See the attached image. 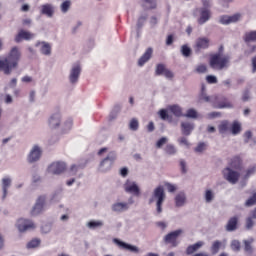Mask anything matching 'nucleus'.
<instances>
[{
  "label": "nucleus",
  "mask_w": 256,
  "mask_h": 256,
  "mask_svg": "<svg viewBox=\"0 0 256 256\" xmlns=\"http://www.w3.org/2000/svg\"><path fill=\"white\" fill-rule=\"evenodd\" d=\"M210 40L207 37H200L196 40L195 49L201 51V49H209Z\"/></svg>",
  "instance_id": "18"
},
{
  "label": "nucleus",
  "mask_w": 256,
  "mask_h": 256,
  "mask_svg": "<svg viewBox=\"0 0 256 256\" xmlns=\"http://www.w3.org/2000/svg\"><path fill=\"white\" fill-rule=\"evenodd\" d=\"M186 199H187V198L185 197V193L180 192V193L175 197L176 207H183V205H185Z\"/></svg>",
  "instance_id": "28"
},
{
  "label": "nucleus",
  "mask_w": 256,
  "mask_h": 256,
  "mask_svg": "<svg viewBox=\"0 0 256 256\" xmlns=\"http://www.w3.org/2000/svg\"><path fill=\"white\" fill-rule=\"evenodd\" d=\"M115 159H117V154L115 152H109L106 158H104L100 163V169L102 171H108V169H111L113 167V163H115Z\"/></svg>",
  "instance_id": "5"
},
{
  "label": "nucleus",
  "mask_w": 256,
  "mask_h": 256,
  "mask_svg": "<svg viewBox=\"0 0 256 256\" xmlns=\"http://www.w3.org/2000/svg\"><path fill=\"white\" fill-rule=\"evenodd\" d=\"M71 5H72L71 0H66V1L62 2V4L60 5L61 12L67 13V11H69V9H71Z\"/></svg>",
  "instance_id": "35"
},
{
  "label": "nucleus",
  "mask_w": 256,
  "mask_h": 256,
  "mask_svg": "<svg viewBox=\"0 0 256 256\" xmlns=\"http://www.w3.org/2000/svg\"><path fill=\"white\" fill-rule=\"evenodd\" d=\"M201 247H203V242H201V241L197 242L193 245H190L186 249V254L193 255V253H195V251H199V249H201Z\"/></svg>",
  "instance_id": "24"
},
{
  "label": "nucleus",
  "mask_w": 256,
  "mask_h": 256,
  "mask_svg": "<svg viewBox=\"0 0 256 256\" xmlns=\"http://www.w3.org/2000/svg\"><path fill=\"white\" fill-rule=\"evenodd\" d=\"M231 57L229 55H223L222 53H216L210 55L209 65L214 71H223L229 67Z\"/></svg>",
  "instance_id": "3"
},
{
  "label": "nucleus",
  "mask_w": 256,
  "mask_h": 256,
  "mask_svg": "<svg viewBox=\"0 0 256 256\" xmlns=\"http://www.w3.org/2000/svg\"><path fill=\"white\" fill-rule=\"evenodd\" d=\"M129 205L127 203H115L112 206V210L116 212L127 211Z\"/></svg>",
  "instance_id": "30"
},
{
  "label": "nucleus",
  "mask_w": 256,
  "mask_h": 256,
  "mask_svg": "<svg viewBox=\"0 0 256 256\" xmlns=\"http://www.w3.org/2000/svg\"><path fill=\"white\" fill-rule=\"evenodd\" d=\"M181 127H182L183 135H191V131H193V129H194L193 124H191L189 122H182Z\"/></svg>",
  "instance_id": "27"
},
{
  "label": "nucleus",
  "mask_w": 256,
  "mask_h": 256,
  "mask_svg": "<svg viewBox=\"0 0 256 256\" xmlns=\"http://www.w3.org/2000/svg\"><path fill=\"white\" fill-rule=\"evenodd\" d=\"M245 251H247L248 253H251V251H253V248H251V242L249 241H245V247H244Z\"/></svg>",
  "instance_id": "58"
},
{
  "label": "nucleus",
  "mask_w": 256,
  "mask_h": 256,
  "mask_svg": "<svg viewBox=\"0 0 256 256\" xmlns=\"http://www.w3.org/2000/svg\"><path fill=\"white\" fill-rule=\"evenodd\" d=\"M245 43H251V41H256V31L247 32L244 35Z\"/></svg>",
  "instance_id": "32"
},
{
  "label": "nucleus",
  "mask_w": 256,
  "mask_h": 256,
  "mask_svg": "<svg viewBox=\"0 0 256 256\" xmlns=\"http://www.w3.org/2000/svg\"><path fill=\"white\" fill-rule=\"evenodd\" d=\"M146 21H147V14L140 16L137 22L138 27H143V23H145Z\"/></svg>",
  "instance_id": "52"
},
{
  "label": "nucleus",
  "mask_w": 256,
  "mask_h": 256,
  "mask_svg": "<svg viewBox=\"0 0 256 256\" xmlns=\"http://www.w3.org/2000/svg\"><path fill=\"white\" fill-rule=\"evenodd\" d=\"M252 72L256 73V56L252 58Z\"/></svg>",
  "instance_id": "64"
},
{
  "label": "nucleus",
  "mask_w": 256,
  "mask_h": 256,
  "mask_svg": "<svg viewBox=\"0 0 256 256\" xmlns=\"http://www.w3.org/2000/svg\"><path fill=\"white\" fill-rule=\"evenodd\" d=\"M255 171H256V167L255 166L250 168V169H248L247 172H246V177H251V175H253L255 173Z\"/></svg>",
  "instance_id": "60"
},
{
  "label": "nucleus",
  "mask_w": 256,
  "mask_h": 256,
  "mask_svg": "<svg viewBox=\"0 0 256 256\" xmlns=\"http://www.w3.org/2000/svg\"><path fill=\"white\" fill-rule=\"evenodd\" d=\"M89 229H97L99 227H103V221H90L88 222Z\"/></svg>",
  "instance_id": "39"
},
{
  "label": "nucleus",
  "mask_w": 256,
  "mask_h": 256,
  "mask_svg": "<svg viewBox=\"0 0 256 256\" xmlns=\"http://www.w3.org/2000/svg\"><path fill=\"white\" fill-rule=\"evenodd\" d=\"M222 173L226 181H229V183H232V185H235V183L239 181V177H241L239 172L233 171L231 168H225Z\"/></svg>",
  "instance_id": "7"
},
{
  "label": "nucleus",
  "mask_w": 256,
  "mask_h": 256,
  "mask_svg": "<svg viewBox=\"0 0 256 256\" xmlns=\"http://www.w3.org/2000/svg\"><path fill=\"white\" fill-rule=\"evenodd\" d=\"M220 133H225L229 129V123L223 122L221 125L218 127Z\"/></svg>",
  "instance_id": "51"
},
{
  "label": "nucleus",
  "mask_w": 256,
  "mask_h": 256,
  "mask_svg": "<svg viewBox=\"0 0 256 256\" xmlns=\"http://www.w3.org/2000/svg\"><path fill=\"white\" fill-rule=\"evenodd\" d=\"M181 53L184 57H190L191 56V48L187 45H183L181 48Z\"/></svg>",
  "instance_id": "41"
},
{
  "label": "nucleus",
  "mask_w": 256,
  "mask_h": 256,
  "mask_svg": "<svg viewBox=\"0 0 256 256\" xmlns=\"http://www.w3.org/2000/svg\"><path fill=\"white\" fill-rule=\"evenodd\" d=\"M183 117H187L188 119H197V110L190 108L187 110L186 114H183Z\"/></svg>",
  "instance_id": "37"
},
{
  "label": "nucleus",
  "mask_w": 256,
  "mask_h": 256,
  "mask_svg": "<svg viewBox=\"0 0 256 256\" xmlns=\"http://www.w3.org/2000/svg\"><path fill=\"white\" fill-rule=\"evenodd\" d=\"M181 233H183V230L181 229L168 233L164 237V243L170 244L172 245V247H177V238L179 237V235H181Z\"/></svg>",
  "instance_id": "8"
},
{
  "label": "nucleus",
  "mask_w": 256,
  "mask_h": 256,
  "mask_svg": "<svg viewBox=\"0 0 256 256\" xmlns=\"http://www.w3.org/2000/svg\"><path fill=\"white\" fill-rule=\"evenodd\" d=\"M113 243H115V245H117L120 249H126L132 253H139V248H137V246L127 244L117 238L113 239Z\"/></svg>",
  "instance_id": "12"
},
{
  "label": "nucleus",
  "mask_w": 256,
  "mask_h": 256,
  "mask_svg": "<svg viewBox=\"0 0 256 256\" xmlns=\"http://www.w3.org/2000/svg\"><path fill=\"white\" fill-rule=\"evenodd\" d=\"M129 129L131 131H137V129H139V120H137V118H132L130 120Z\"/></svg>",
  "instance_id": "38"
},
{
  "label": "nucleus",
  "mask_w": 256,
  "mask_h": 256,
  "mask_svg": "<svg viewBox=\"0 0 256 256\" xmlns=\"http://www.w3.org/2000/svg\"><path fill=\"white\" fill-rule=\"evenodd\" d=\"M79 75H81V66L76 64L70 71V83H77V81H79Z\"/></svg>",
  "instance_id": "15"
},
{
  "label": "nucleus",
  "mask_w": 256,
  "mask_h": 256,
  "mask_svg": "<svg viewBox=\"0 0 256 256\" xmlns=\"http://www.w3.org/2000/svg\"><path fill=\"white\" fill-rule=\"evenodd\" d=\"M221 247H225V245L223 244V242L216 240L212 243V246L210 248V251L212 253V255H217V253H219V249H221Z\"/></svg>",
  "instance_id": "25"
},
{
  "label": "nucleus",
  "mask_w": 256,
  "mask_h": 256,
  "mask_svg": "<svg viewBox=\"0 0 256 256\" xmlns=\"http://www.w3.org/2000/svg\"><path fill=\"white\" fill-rule=\"evenodd\" d=\"M241 19V14L236 13L232 16L223 15L220 17V23L221 25H229L231 23H237Z\"/></svg>",
  "instance_id": "13"
},
{
  "label": "nucleus",
  "mask_w": 256,
  "mask_h": 256,
  "mask_svg": "<svg viewBox=\"0 0 256 256\" xmlns=\"http://www.w3.org/2000/svg\"><path fill=\"white\" fill-rule=\"evenodd\" d=\"M167 68H165V65L158 64L156 67V75H163L165 73Z\"/></svg>",
  "instance_id": "45"
},
{
  "label": "nucleus",
  "mask_w": 256,
  "mask_h": 256,
  "mask_svg": "<svg viewBox=\"0 0 256 256\" xmlns=\"http://www.w3.org/2000/svg\"><path fill=\"white\" fill-rule=\"evenodd\" d=\"M17 229L20 231V233H25V231L35 229V223L29 219L20 218L17 221Z\"/></svg>",
  "instance_id": "6"
},
{
  "label": "nucleus",
  "mask_w": 256,
  "mask_h": 256,
  "mask_svg": "<svg viewBox=\"0 0 256 256\" xmlns=\"http://www.w3.org/2000/svg\"><path fill=\"white\" fill-rule=\"evenodd\" d=\"M166 45H173V34L168 35Z\"/></svg>",
  "instance_id": "63"
},
{
  "label": "nucleus",
  "mask_w": 256,
  "mask_h": 256,
  "mask_svg": "<svg viewBox=\"0 0 256 256\" xmlns=\"http://www.w3.org/2000/svg\"><path fill=\"white\" fill-rule=\"evenodd\" d=\"M165 152L167 155H175L177 153V149H175V146L168 144L165 147Z\"/></svg>",
  "instance_id": "40"
},
{
  "label": "nucleus",
  "mask_w": 256,
  "mask_h": 256,
  "mask_svg": "<svg viewBox=\"0 0 256 256\" xmlns=\"http://www.w3.org/2000/svg\"><path fill=\"white\" fill-rule=\"evenodd\" d=\"M195 71L196 73H199V74L207 73V65L200 64L196 67Z\"/></svg>",
  "instance_id": "43"
},
{
  "label": "nucleus",
  "mask_w": 256,
  "mask_h": 256,
  "mask_svg": "<svg viewBox=\"0 0 256 256\" xmlns=\"http://www.w3.org/2000/svg\"><path fill=\"white\" fill-rule=\"evenodd\" d=\"M206 148H207V145H205L204 142H200L198 144V146L195 148V152L196 153H203V151H205Z\"/></svg>",
  "instance_id": "46"
},
{
  "label": "nucleus",
  "mask_w": 256,
  "mask_h": 256,
  "mask_svg": "<svg viewBox=\"0 0 256 256\" xmlns=\"http://www.w3.org/2000/svg\"><path fill=\"white\" fill-rule=\"evenodd\" d=\"M165 187L168 189L169 193H175V191H177V187L171 183H166Z\"/></svg>",
  "instance_id": "54"
},
{
  "label": "nucleus",
  "mask_w": 256,
  "mask_h": 256,
  "mask_svg": "<svg viewBox=\"0 0 256 256\" xmlns=\"http://www.w3.org/2000/svg\"><path fill=\"white\" fill-rule=\"evenodd\" d=\"M153 56V48H148L145 53L138 60L139 67H143L149 59Z\"/></svg>",
  "instance_id": "20"
},
{
  "label": "nucleus",
  "mask_w": 256,
  "mask_h": 256,
  "mask_svg": "<svg viewBox=\"0 0 256 256\" xmlns=\"http://www.w3.org/2000/svg\"><path fill=\"white\" fill-rule=\"evenodd\" d=\"M33 37H35V34L22 29L15 36L14 41L15 43H21V41H31Z\"/></svg>",
  "instance_id": "11"
},
{
  "label": "nucleus",
  "mask_w": 256,
  "mask_h": 256,
  "mask_svg": "<svg viewBox=\"0 0 256 256\" xmlns=\"http://www.w3.org/2000/svg\"><path fill=\"white\" fill-rule=\"evenodd\" d=\"M120 175L122 176V177H125L126 175H129V169H127V168H121V170H120Z\"/></svg>",
  "instance_id": "62"
},
{
  "label": "nucleus",
  "mask_w": 256,
  "mask_h": 256,
  "mask_svg": "<svg viewBox=\"0 0 256 256\" xmlns=\"http://www.w3.org/2000/svg\"><path fill=\"white\" fill-rule=\"evenodd\" d=\"M206 81L209 83V85H215L217 83V77L213 75L206 76Z\"/></svg>",
  "instance_id": "48"
},
{
  "label": "nucleus",
  "mask_w": 256,
  "mask_h": 256,
  "mask_svg": "<svg viewBox=\"0 0 256 256\" xmlns=\"http://www.w3.org/2000/svg\"><path fill=\"white\" fill-rule=\"evenodd\" d=\"M48 125L50 129H57V127L61 125V114L60 113L53 114L48 121Z\"/></svg>",
  "instance_id": "19"
},
{
  "label": "nucleus",
  "mask_w": 256,
  "mask_h": 256,
  "mask_svg": "<svg viewBox=\"0 0 256 256\" xmlns=\"http://www.w3.org/2000/svg\"><path fill=\"white\" fill-rule=\"evenodd\" d=\"M239 218L237 216L231 217L226 224V231H236Z\"/></svg>",
  "instance_id": "21"
},
{
  "label": "nucleus",
  "mask_w": 256,
  "mask_h": 256,
  "mask_svg": "<svg viewBox=\"0 0 256 256\" xmlns=\"http://www.w3.org/2000/svg\"><path fill=\"white\" fill-rule=\"evenodd\" d=\"M253 225H255V223L253 222V217L247 218V220H246V228L252 229Z\"/></svg>",
  "instance_id": "55"
},
{
  "label": "nucleus",
  "mask_w": 256,
  "mask_h": 256,
  "mask_svg": "<svg viewBox=\"0 0 256 256\" xmlns=\"http://www.w3.org/2000/svg\"><path fill=\"white\" fill-rule=\"evenodd\" d=\"M180 145H186V147H189V142L187 141V138L182 137L179 140Z\"/></svg>",
  "instance_id": "61"
},
{
  "label": "nucleus",
  "mask_w": 256,
  "mask_h": 256,
  "mask_svg": "<svg viewBox=\"0 0 256 256\" xmlns=\"http://www.w3.org/2000/svg\"><path fill=\"white\" fill-rule=\"evenodd\" d=\"M41 8L42 15H46L47 17H53V13H55V10L53 9V6L51 4H44L41 6Z\"/></svg>",
  "instance_id": "23"
},
{
  "label": "nucleus",
  "mask_w": 256,
  "mask_h": 256,
  "mask_svg": "<svg viewBox=\"0 0 256 256\" xmlns=\"http://www.w3.org/2000/svg\"><path fill=\"white\" fill-rule=\"evenodd\" d=\"M230 166L232 169H241V158L239 156L234 157Z\"/></svg>",
  "instance_id": "36"
},
{
  "label": "nucleus",
  "mask_w": 256,
  "mask_h": 256,
  "mask_svg": "<svg viewBox=\"0 0 256 256\" xmlns=\"http://www.w3.org/2000/svg\"><path fill=\"white\" fill-rule=\"evenodd\" d=\"M153 198L157 200L156 207H157V213H161L163 211L162 205L165 201V190H163L162 186H158L154 190Z\"/></svg>",
  "instance_id": "4"
},
{
  "label": "nucleus",
  "mask_w": 256,
  "mask_h": 256,
  "mask_svg": "<svg viewBox=\"0 0 256 256\" xmlns=\"http://www.w3.org/2000/svg\"><path fill=\"white\" fill-rule=\"evenodd\" d=\"M165 143H167V138L166 137H162L160 138L157 143H156V147L157 149H161V147H163L165 145Z\"/></svg>",
  "instance_id": "49"
},
{
  "label": "nucleus",
  "mask_w": 256,
  "mask_h": 256,
  "mask_svg": "<svg viewBox=\"0 0 256 256\" xmlns=\"http://www.w3.org/2000/svg\"><path fill=\"white\" fill-rule=\"evenodd\" d=\"M159 115H160V118L163 120V121H167V119H169V113H167V110L165 109H161L159 111Z\"/></svg>",
  "instance_id": "47"
},
{
  "label": "nucleus",
  "mask_w": 256,
  "mask_h": 256,
  "mask_svg": "<svg viewBox=\"0 0 256 256\" xmlns=\"http://www.w3.org/2000/svg\"><path fill=\"white\" fill-rule=\"evenodd\" d=\"M214 197L215 196L213 195V192L211 190H206V193H205L206 203H211V201H213Z\"/></svg>",
  "instance_id": "44"
},
{
  "label": "nucleus",
  "mask_w": 256,
  "mask_h": 256,
  "mask_svg": "<svg viewBox=\"0 0 256 256\" xmlns=\"http://www.w3.org/2000/svg\"><path fill=\"white\" fill-rule=\"evenodd\" d=\"M206 87L205 84L201 86V93L199 95V101L204 103H213V107L216 109H231L233 108V104L226 97H217V96H208L205 93Z\"/></svg>",
  "instance_id": "2"
},
{
  "label": "nucleus",
  "mask_w": 256,
  "mask_h": 256,
  "mask_svg": "<svg viewBox=\"0 0 256 256\" xmlns=\"http://www.w3.org/2000/svg\"><path fill=\"white\" fill-rule=\"evenodd\" d=\"M245 137V142L249 143V139H251V137H253V133H251V131H246L244 134Z\"/></svg>",
  "instance_id": "57"
},
{
  "label": "nucleus",
  "mask_w": 256,
  "mask_h": 256,
  "mask_svg": "<svg viewBox=\"0 0 256 256\" xmlns=\"http://www.w3.org/2000/svg\"><path fill=\"white\" fill-rule=\"evenodd\" d=\"M20 59L21 50L17 46L12 47L8 56L4 60H0V71H3L5 75H10L11 71L19 65Z\"/></svg>",
  "instance_id": "1"
},
{
  "label": "nucleus",
  "mask_w": 256,
  "mask_h": 256,
  "mask_svg": "<svg viewBox=\"0 0 256 256\" xmlns=\"http://www.w3.org/2000/svg\"><path fill=\"white\" fill-rule=\"evenodd\" d=\"M43 207H45V196H39L31 211V215L33 217L40 215V213H43Z\"/></svg>",
  "instance_id": "10"
},
{
  "label": "nucleus",
  "mask_w": 256,
  "mask_h": 256,
  "mask_svg": "<svg viewBox=\"0 0 256 256\" xmlns=\"http://www.w3.org/2000/svg\"><path fill=\"white\" fill-rule=\"evenodd\" d=\"M231 249H233V251H239V249H241V243L237 240L232 241Z\"/></svg>",
  "instance_id": "50"
},
{
  "label": "nucleus",
  "mask_w": 256,
  "mask_h": 256,
  "mask_svg": "<svg viewBox=\"0 0 256 256\" xmlns=\"http://www.w3.org/2000/svg\"><path fill=\"white\" fill-rule=\"evenodd\" d=\"M167 79H173V72H171L169 69H166L163 74Z\"/></svg>",
  "instance_id": "56"
},
{
  "label": "nucleus",
  "mask_w": 256,
  "mask_h": 256,
  "mask_svg": "<svg viewBox=\"0 0 256 256\" xmlns=\"http://www.w3.org/2000/svg\"><path fill=\"white\" fill-rule=\"evenodd\" d=\"M211 19V10L208 8H201L200 9V17L198 18L199 25H204Z\"/></svg>",
  "instance_id": "16"
},
{
  "label": "nucleus",
  "mask_w": 256,
  "mask_h": 256,
  "mask_svg": "<svg viewBox=\"0 0 256 256\" xmlns=\"http://www.w3.org/2000/svg\"><path fill=\"white\" fill-rule=\"evenodd\" d=\"M41 154V148H39V146H34L28 155V162L35 163V161H39V159H41Z\"/></svg>",
  "instance_id": "14"
},
{
  "label": "nucleus",
  "mask_w": 256,
  "mask_h": 256,
  "mask_svg": "<svg viewBox=\"0 0 256 256\" xmlns=\"http://www.w3.org/2000/svg\"><path fill=\"white\" fill-rule=\"evenodd\" d=\"M41 245L40 239H32L30 242L27 243V249H35Z\"/></svg>",
  "instance_id": "34"
},
{
  "label": "nucleus",
  "mask_w": 256,
  "mask_h": 256,
  "mask_svg": "<svg viewBox=\"0 0 256 256\" xmlns=\"http://www.w3.org/2000/svg\"><path fill=\"white\" fill-rule=\"evenodd\" d=\"M11 187V178L6 177L2 179L3 199L7 197V190Z\"/></svg>",
  "instance_id": "26"
},
{
  "label": "nucleus",
  "mask_w": 256,
  "mask_h": 256,
  "mask_svg": "<svg viewBox=\"0 0 256 256\" xmlns=\"http://www.w3.org/2000/svg\"><path fill=\"white\" fill-rule=\"evenodd\" d=\"M67 169V165L63 162H54L52 163L48 171L50 173H53V175H61V173H64V171Z\"/></svg>",
  "instance_id": "9"
},
{
  "label": "nucleus",
  "mask_w": 256,
  "mask_h": 256,
  "mask_svg": "<svg viewBox=\"0 0 256 256\" xmlns=\"http://www.w3.org/2000/svg\"><path fill=\"white\" fill-rule=\"evenodd\" d=\"M169 111H171V113L176 117H183V111L181 110V107L177 105L170 106Z\"/></svg>",
  "instance_id": "31"
},
{
  "label": "nucleus",
  "mask_w": 256,
  "mask_h": 256,
  "mask_svg": "<svg viewBox=\"0 0 256 256\" xmlns=\"http://www.w3.org/2000/svg\"><path fill=\"white\" fill-rule=\"evenodd\" d=\"M143 9H156L157 8V0H142Z\"/></svg>",
  "instance_id": "29"
},
{
  "label": "nucleus",
  "mask_w": 256,
  "mask_h": 256,
  "mask_svg": "<svg viewBox=\"0 0 256 256\" xmlns=\"http://www.w3.org/2000/svg\"><path fill=\"white\" fill-rule=\"evenodd\" d=\"M41 45L40 51L42 55H51V45L47 42H38L36 47Z\"/></svg>",
  "instance_id": "22"
},
{
  "label": "nucleus",
  "mask_w": 256,
  "mask_h": 256,
  "mask_svg": "<svg viewBox=\"0 0 256 256\" xmlns=\"http://www.w3.org/2000/svg\"><path fill=\"white\" fill-rule=\"evenodd\" d=\"M41 232L45 233V234L50 233L51 232V224L42 225Z\"/></svg>",
  "instance_id": "53"
},
{
  "label": "nucleus",
  "mask_w": 256,
  "mask_h": 256,
  "mask_svg": "<svg viewBox=\"0 0 256 256\" xmlns=\"http://www.w3.org/2000/svg\"><path fill=\"white\" fill-rule=\"evenodd\" d=\"M255 203H256V192L252 195V197H250L246 201L245 205H246V207H253V205H255Z\"/></svg>",
  "instance_id": "42"
},
{
  "label": "nucleus",
  "mask_w": 256,
  "mask_h": 256,
  "mask_svg": "<svg viewBox=\"0 0 256 256\" xmlns=\"http://www.w3.org/2000/svg\"><path fill=\"white\" fill-rule=\"evenodd\" d=\"M157 23H159V20H157V17L152 16V17L150 18V25H151L152 27H155V25H157Z\"/></svg>",
  "instance_id": "59"
},
{
  "label": "nucleus",
  "mask_w": 256,
  "mask_h": 256,
  "mask_svg": "<svg viewBox=\"0 0 256 256\" xmlns=\"http://www.w3.org/2000/svg\"><path fill=\"white\" fill-rule=\"evenodd\" d=\"M125 191L126 193H131L132 195H135L136 197H139L140 195V190L139 186L135 182H127L125 184Z\"/></svg>",
  "instance_id": "17"
},
{
  "label": "nucleus",
  "mask_w": 256,
  "mask_h": 256,
  "mask_svg": "<svg viewBox=\"0 0 256 256\" xmlns=\"http://www.w3.org/2000/svg\"><path fill=\"white\" fill-rule=\"evenodd\" d=\"M232 135H239L241 133V124L237 121H234L231 127Z\"/></svg>",
  "instance_id": "33"
}]
</instances>
